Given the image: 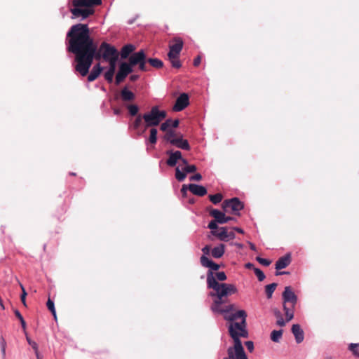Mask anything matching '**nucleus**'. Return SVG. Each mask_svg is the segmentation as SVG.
<instances>
[{
	"instance_id": "1",
	"label": "nucleus",
	"mask_w": 359,
	"mask_h": 359,
	"mask_svg": "<svg viewBox=\"0 0 359 359\" xmlns=\"http://www.w3.org/2000/svg\"><path fill=\"white\" fill-rule=\"evenodd\" d=\"M69 39L68 50L75 55V69L81 76L88 74L93 59L102 58L100 46L90 36L89 28L86 24L73 25L67 34Z\"/></svg>"
},
{
	"instance_id": "2",
	"label": "nucleus",
	"mask_w": 359,
	"mask_h": 359,
	"mask_svg": "<svg viewBox=\"0 0 359 359\" xmlns=\"http://www.w3.org/2000/svg\"><path fill=\"white\" fill-rule=\"evenodd\" d=\"M224 320L229 322L228 331L233 341H241L240 338H248L247 313L244 310L234 311L224 316Z\"/></svg>"
},
{
	"instance_id": "3",
	"label": "nucleus",
	"mask_w": 359,
	"mask_h": 359,
	"mask_svg": "<svg viewBox=\"0 0 359 359\" xmlns=\"http://www.w3.org/2000/svg\"><path fill=\"white\" fill-rule=\"evenodd\" d=\"M226 279V276L224 272H209L207 274V284L210 289H212L215 292H236V288L234 285L219 283L218 280L223 281Z\"/></svg>"
},
{
	"instance_id": "4",
	"label": "nucleus",
	"mask_w": 359,
	"mask_h": 359,
	"mask_svg": "<svg viewBox=\"0 0 359 359\" xmlns=\"http://www.w3.org/2000/svg\"><path fill=\"white\" fill-rule=\"evenodd\" d=\"M212 297L213 303L211 306V310L214 313H219L226 315L234 311L235 306L233 304H228L229 294L231 293H210Z\"/></svg>"
},
{
	"instance_id": "5",
	"label": "nucleus",
	"mask_w": 359,
	"mask_h": 359,
	"mask_svg": "<svg viewBox=\"0 0 359 359\" xmlns=\"http://www.w3.org/2000/svg\"><path fill=\"white\" fill-rule=\"evenodd\" d=\"M283 309L285 311L286 320H285L280 313L278 312L277 316L279 317L276 323L280 327L285 325L286 322H289L294 317V308L297 304V297L295 293H283Z\"/></svg>"
},
{
	"instance_id": "6",
	"label": "nucleus",
	"mask_w": 359,
	"mask_h": 359,
	"mask_svg": "<svg viewBox=\"0 0 359 359\" xmlns=\"http://www.w3.org/2000/svg\"><path fill=\"white\" fill-rule=\"evenodd\" d=\"M167 116L164 110H159L158 106H154L150 111L143 114L145 128L157 126Z\"/></svg>"
},
{
	"instance_id": "7",
	"label": "nucleus",
	"mask_w": 359,
	"mask_h": 359,
	"mask_svg": "<svg viewBox=\"0 0 359 359\" xmlns=\"http://www.w3.org/2000/svg\"><path fill=\"white\" fill-rule=\"evenodd\" d=\"M222 208L224 212H232L239 215V211L243 209L244 205L238 198H232L222 202Z\"/></svg>"
},
{
	"instance_id": "8",
	"label": "nucleus",
	"mask_w": 359,
	"mask_h": 359,
	"mask_svg": "<svg viewBox=\"0 0 359 359\" xmlns=\"http://www.w3.org/2000/svg\"><path fill=\"white\" fill-rule=\"evenodd\" d=\"M233 342V346L229 347L227 350L228 357L223 359H248L241 341Z\"/></svg>"
},
{
	"instance_id": "9",
	"label": "nucleus",
	"mask_w": 359,
	"mask_h": 359,
	"mask_svg": "<svg viewBox=\"0 0 359 359\" xmlns=\"http://www.w3.org/2000/svg\"><path fill=\"white\" fill-rule=\"evenodd\" d=\"M100 50L102 51V59L105 61L110 60L111 58H118L119 57L117 49L107 42H102L100 44Z\"/></svg>"
},
{
	"instance_id": "10",
	"label": "nucleus",
	"mask_w": 359,
	"mask_h": 359,
	"mask_svg": "<svg viewBox=\"0 0 359 359\" xmlns=\"http://www.w3.org/2000/svg\"><path fill=\"white\" fill-rule=\"evenodd\" d=\"M133 69L130 65L127 62H122L119 66L118 72L115 78V83L116 85L120 84L124 81L127 76L133 72Z\"/></svg>"
},
{
	"instance_id": "11",
	"label": "nucleus",
	"mask_w": 359,
	"mask_h": 359,
	"mask_svg": "<svg viewBox=\"0 0 359 359\" xmlns=\"http://www.w3.org/2000/svg\"><path fill=\"white\" fill-rule=\"evenodd\" d=\"M213 236H216L221 241H229L235 238L233 231H228L227 227H220L217 231H213Z\"/></svg>"
},
{
	"instance_id": "12",
	"label": "nucleus",
	"mask_w": 359,
	"mask_h": 359,
	"mask_svg": "<svg viewBox=\"0 0 359 359\" xmlns=\"http://www.w3.org/2000/svg\"><path fill=\"white\" fill-rule=\"evenodd\" d=\"M184 42L183 40L180 37H175L169 45V52L168 54L178 55H180V52L183 48Z\"/></svg>"
},
{
	"instance_id": "13",
	"label": "nucleus",
	"mask_w": 359,
	"mask_h": 359,
	"mask_svg": "<svg viewBox=\"0 0 359 359\" xmlns=\"http://www.w3.org/2000/svg\"><path fill=\"white\" fill-rule=\"evenodd\" d=\"M189 104V96L187 93H182L176 100L172 107L174 111H181Z\"/></svg>"
},
{
	"instance_id": "14",
	"label": "nucleus",
	"mask_w": 359,
	"mask_h": 359,
	"mask_svg": "<svg viewBox=\"0 0 359 359\" xmlns=\"http://www.w3.org/2000/svg\"><path fill=\"white\" fill-rule=\"evenodd\" d=\"M146 58V54L143 50H140L138 52H136L133 54H132L129 57V62L128 65H130V67L133 68V67L140 64L143 60H145Z\"/></svg>"
},
{
	"instance_id": "15",
	"label": "nucleus",
	"mask_w": 359,
	"mask_h": 359,
	"mask_svg": "<svg viewBox=\"0 0 359 359\" xmlns=\"http://www.w3.org/2000/svg\"><path fill=\"white\" fill-rule=\"evenodd\" d=\"M70 11L75 18L82 17L83 19H86L94 13V10L88 8H80V7H74L71 8Z\"/></svg>"
},
{
	"instance_id": "16",
	"label": "nucleus",
	"mask_w": 359,
	"mask_h": 359,
	"mask_svg": "<svg viewBox=\"0 0 359 359\" xmlns=\"http://www.w3.org/2000/svg\"><path fill=\"white\" fill-rule=\"evenodd\" d=\"M102 4V0H73L74 7H92Z\"/></svg>"
},
{
	"instance_id": "17",
	"label": "nucleus",
	"mask_w": 359,
	"mask_h": 359,
	"mask_svg": "<svg viewBox=\"0 0 359 359\" xmlns=\"http://www.w3.org/2000/svg\"><path fill=\"white\" fill-rule=\"evenodd\" d=\"M209 214L212 216L218 224H226V215L224 212L212 208H208Z\"/></svg>"
},
{
	"instance_id": "18",
	"label": "nucleus",
	"mask_w": 359,
	"mask_h": 359,
	"mask_svg": "<svg viewBox=\"0 0 359 359\" xmlns=\"http://www.w3.org/2000/svg\"><path fill=\"white\" fill-rule=\"evenodd\" d=\"M167 154L169 156V158L167 159L166 163L170 167H174L177 161L182 158V153L180 151H168Z\"/></svg>"
},
{
	"instance_id": "19",
	"label": "nucleus",
	"mask_w": 359,
	"mask_h": 359,
	"mask_svg": "<svg viewBox=\"0 0 359 359\" xmlns=\"http://www.w3.org/2000/svg\"><path fill=\"white\" fill-rule=\"evenodd\" d=\"M292 332L294 336L295 341L297 344L303 341L304 339V332L299 324H294L292 326Z\"/></svg>"
},
{
	"instance_id": "20",
	"label": "nucleus",
	"mask_w": 359,
	"mask_h": 359,
	"mask_svg": "<svg viewBox=\"0 0 359 359\" xmlns=\"http://www.w3.org/2000/svg\"><path fill=\"white\" fill-rule=\"evenodd\" d=\"M188 189L194 195L198 196H203L207 194V189L202 185L196 184H190Z\"/></svg>"
},
{
	"instance_id": "21",
	"label": "nucleus",
	"mask_w": 359,
	"mask_h": 359,
	"mask_svg": "<svg viewBox=\"0 0 359 359\" xmlns=\"http://www.w3.org/2000/svg\"><path fill=\"white\" fill-rule=\"evenodd\" d=\"M172 145L175 146L176 147L184 149L186 151H189L191 147L190 145L187 140H184L182 138V135L179 134V137H177V139L173 141Z\"/></svg>"
},
{
	"instance_id": "22",
	"label": "nucleus",
	"mask_w": 359,
	"mask_h": 359,
	"mask_svg": "<svg viewBox=\"0 0 359 359\" xmlns=\"http://www.w3.org/2000/svg\"><path fill=\"white\" fill-rule=\"evenodd\" d=\"M291 262V257L290 254L280 257L276 263V269L280 270L286 268Z\"/></svg>"
},
{
	"instance_id": "23",
	"label": "nucleus",
	"mask_w": 359,
	"mask_h": 359,
	"mask_svg": "<svg viewBox=\"0 0 359 359\" xmlns=\"http://www.w3.org/2000/svg\"><path fill=\"white\" fill-rule=\"evenodd\" d=\"M102 70H103V68L100 66V63L95 65L93 67L90 74L88 76V81L89 82H92V81H95L99 76V75L101 74Z\"/></svg>"
},
{
	"instance_id": "24",
	"label": "nucleus",
	"mask_w": 359,
	"mask_h": 359,
	"mask_svg": "<svg viewBox=\"0 0 359 359\" xmlns=\"http://www.w3.org/2000/svg\"><path fill=\"white\" fill-rule=\"evenodd\" d=\"M121 97L123 102H131L135 98V94L129 90L127 87H124L121 90Z\"/></svg>"
},
{
	"instance_id": "25",
	"label": "nucleus",
	"mask_w": 359,
	"mask_h": 359,
	"mask_svg": "<svg viewBox=\"0 0 359 359\" xmlns=\"http://www.w3.org/2000/svg\"><path fill=\"white\" fill-rule=\"evenodd\" d=\"M180 123V121L178 119L172 120V119H167L164 123H163L161 125L160 129L162 131H167L169 128L172 127L174 128H176L178 127Z\"/></svg>"
},
{
	"instance_id": "26",
	"label": "nucleus",
	"mask_w": 359,
	"mask_h": 359,
	"mask_svg": "<svg viewBox=\"0 0 359 359\" xmlns=\"http://www.w3.org/2000/svg\"><path fill=\"white\" fill-rule=\"evenodd\" d=\"M135 50V46L133 44H127L121 48L120 55L122 59H126Z\"/></svg>"
},
{
	"instance_id": "27",
	"label": "nucleus",
	"mask_w": 359,
	"mask_h": 359,
	"mask_svg": "<svg viewBox=\"0 0 359 359\" xmlns=\"http://www.w3.org/2000/svg\"><path fill=\"white\" fill-rule=\"evenodd\" d=\"M224 250H225V245L224 244H219V245L215 247L211 250L212 256L214 258H217V259L220 258L223 256V255L224 253Z\"/></svg>"
},
{
	"instance_id": "28",
	"label": "nucleus",
	"mask_w": 359,
	"mask_h": 359,
	"mask_svg": "<svg viewBox=\"0 0 359 359\" xmlns=\"http://www.w3.org/2000/svg\"><path fill=\"white\" fill-rule=\"evenodd\" d=\"M168 59L173 68L180 69L182 67L180 55L168 54Z\"/></svg>"
},
{
	"instance_id": "29",
	"label": "nucleus",
	"mask_w": 359,
	"mask_h": 359,
	"mask_svg": "<svg viewBox=\"0 0 359 359\" xmlns=\"http://www.w3.org/2000/svg\"><path fill=\"white\" fill-rule=\"evenodd\" d=\"M165 133L163 136V140L170 142L171 144H172V141L177 139V137H179V134L177 135L175 130L172 129H168L167 131H164Z\"/></svg>"
},
{
	"instance_id": "30",
	"label": "nucleus",
	"mask_w": 359,
	"mask_h": 359,
	"mask_svg": "<svg viewBox=\"0 0 359 359\" xmlns=\"http://www.w3.org/2000/svg\"><path fill=\"white\" fill-rule=\"evenodd\" d=\"M147 62L154 68L159 69L163 66V62L162 60L158 58H149L147 60Z\"/></svg>"
},
{
	"instance_id": "31",
	"label": "nucleus",
	"mask_w": 359,
	"mask_h": 359,
	"mask_svg": "<svg viewBox=\"0 0 359 359\" xmlns=\"http://www.w3.org/2000/svg\"><path fill=\"white\" fill-rule=\"evenodd\" d=\"M149 132L150 135L148 141L150 144H155L157 142V129L155 128H151Z\"/></svg>"
},
{
	"instance_id": "32",
	"label": "nucleus",
	"mask_w": 359,
	"mask_h": 359,
	"mask_svg": "<svg viewBox=\"0 0 359 359\" xmlns=\"http://www.w3.org/2000/svg\"><path fill=\"white\" fill-rule=\"evenodd\" d=\"M283 335V330H273L271 333V339L273 342H279Z\"/></svg>"
},
{
	"instance_id": "33",
	"label": "nucleus",
	"mask_w": 359,
	"mask_h": 359,
	"mask_svg": "<svg viewBox=\"0 0 359 359\" xmlns=\"http://www.w3.org/2000/svg\"><path fill=\"white\" fill-rule=\"evenodd\" d=\"M208 198L213 204L216 205L222 201L223 195L220 193H217L214 195H209Z\"/></svg>"
},
{
	"instance_id": "34",
	"label": "nucleus",
	"mask_w": 359,
	"mask_h": 359,
	"mask_svg": "<svg viewBox=\"0 0 359 359\" xmlns=\"http://www.w3.org/2000/svg\"><path fill=\"white\" fill-rule=\"evenodd\" d=\"M46 306H47L48 310L52 313L54 318L56 320L57 316H56V311H55V304H54V302L53 301V299L50 297H48V301L46 302Z\"/></svg>"
},
{
	"instance_id": "35",
	"label": "nucleus",
	"mask_w": 359,
	"mask_h": 359,
	"mask_svg": "<svg viewBox=\"0 0 359 359\" xmlns=\"http://www.w3.org/2000/svg\"><path fill=\"white\" fill-rule=\"evenodd\" d=\"M142 120L144 121L143 115H141V114L137 115L133 123V128L135 130L139 128V127L142 124Z\"/></svg>"
},
{
	"instance_id": "36",
	"label": "nucleus",
	"mask_w": 359,
	"mask_h": 359,
	"mask_svg": "<svg viewBox=\"0 0 359 359\" xmlns=\"http://www.w3.org/2000/svg\"><path fill=\"white\" fill-rule=\"evenodd\" d=\"M175 177L178 181L182 182L186 177V172H181L180 168L177 167L175 169Z\"/></svg>"
},
{
	"instance_id": "37",
	"label": "nucleus",
	"mask_w": 359,
	"mask_h": 359,
	"mask_svg": "<svg viewBox=\"0 0 359 359\" xmlns=\"http://www.w3.org/2000/svg\"><path fill=\"white\" fill-rule=\"evenodd\" d=\"M128 111L131 116H137L139 107L135 104H130L127 107Z\"/></svg>"
},
{
	"instance_id": "38",
	"label": "nucleus",
	"mask_w": 359,
	"mask_h": 359,
	"mask_svg": "<svg viewBox=\"0 0 359 359\" xmlns=\"http://www.w3.org/2000/svg\"><path fill=\"white\" fill-rule=\"evenodd\" d=\"M118 60V58H111L110 60L107 61L109 65V67L108 70L111 71L115 73L116 68V62H117Z\"/></svg>"
},
{
	"instance_id": "39",
	"label": "nucleus",
	"mask_w": 359,
	"mask_h": 359,
	"mask_svg": "<svg viewBox=\"0 0 359 359\" xmlns=\"http://www.w3.org/2000/svg\"><path fill=\"white\" fill-rule=\"evenodd\" d=\"M212 262V261L209 259L205 255H203L201 257V264L203 266L209 268Z\"/></svg>"
},
{
	"instance_id": "40",
	"label": "nucleus",
	"mask_w": 359,
	"mask_h": 359,
	"mask_svg": "<svg viewBox=\"0 0 359 359\" xmlns=\"http://www.w3.org/2000/svg\"><path fill=\"white\" fill-rule=\"evenodd\" d=\"M183 171L186 173L194 172L196 171L197 168L195 165H188L182 168Z\"/></svg>"
},
{
	"instance_id": "41",
	"label": "nucleus",
	"mask_w": 359,
	"mask_h": 359,
	"mask_svg": "<svg viewBox=\"0 0 359 359\" xmlns=\"http://www.w3.org/2000/svg\"><path fill=\"white\" fill-rule=\"evenodd\" d=\"M358 346H359L358 344L351 343L349 345V350L353 352V354L355 356H359V352L358 350Z\"/></svg>"
},
{
	"instance_id": "42",
	"label": "nucleus",
	"mask_w": 359,
	"mask_h": 359,
	"mask_svg": "<svg viewBox=\"0 0 359 359\" xmlns=\"http://www.w3.org/2000/svg\"><path fill=\"white\" fill-rule=\"evenodd\" d=\"M217 222H216V220H212L211 221L209 224H208V227L211 229V233L213 235V231H217L219 228H218V226H217Z\"/></svg>"
},
{
	"instance_id": "43",
	"label": "nucleus",
	"mask_w": 359,
	"mask_h": 359,
	"mask_svg": "<svg viewBox=\"0 0 359 359\" xmlns=\"http://www.w3.org/2000/svg\"><path fill=\"white\" fill-rule=\"evenodd\" d=\"M254 271H255V273L256 274L258 280L259 281L264 280V279L265 278V275L263 273V271H261L259 269H257V268H254Z\"/></svg>"
},
{
	"instance_id": "44",
	"label": "nucleus",
	"mask_w": 359,
	"mask_h": 359,
	"mask_svg": "<svg viewBox=\"0 0 359 359\" xmlns=\"http://www.w3.org/2000/svg\"><path fill=\"white\" fill-rule=\"evenodd\" d=\"M256 260L261 264L265 266H268L271 264V261L269 260V259H264V258H262L260 257H256Z\"/></svg>"
},
{
	"instance_id": "45",
	"label": "nucleus",
	"mask_w": 359,
	"mask_h": 359,
	"mask_svg": "<svg viewBox=\"0 0 359 359\" xmlns=\"http://www.w3.org/2000/svg\"><path fill=\"white\" fill-rule=\"evenodd\" d=\"M15 314L18 317V318L20 320L21 325H22L23 330H25L26 329V323H25L22 316L20 314V313L18 310H16L15 311Z\"/></svg>"
},
{
	"instance_id": "46",
	"label": "nucleus",
	"mask_w": 359,
	"mask_h": 359,
	"mask_svg": "<svg viewBox=\"0 0 359 359\" xmlns=\"http://www.w3.org/2000/svg\"><path fill=\"white\" fill-rule=\"evenodd\" d=\"M114 72H111V71H109V70H107L105 73H104V79L109 82V83H111L112 81H113V77H114Z\"/></svg>"
},
{
	"instance_id": "47",
	"label": "nucleus",
	"mask_w": 359,
	"mask_h": 359,
	"mask_svg": "<svg viewBox=\"0 0 359 359\" xmlns=\"http://www.w3.org/2000/svg\"><path fill=\"white\" fill-rule=\"evenodd\" d=\"M278 284L276 283L269 284L265 287V292H274Z\"/></svg>"
},
{
	"instance_id": "48",
	"label": "nucleus",
	"mask_w": 359,
	"mask_h": 359,
	"mask_svg": "<svg viewBox=\"0 0 359 359\" xmlns=\"http://www.w3.org/2000/svg\"><path fill=\"white\" fill-rule=\"evenodd\" d=\"M147 60H143L140 64H139V68L142 72L148 71L147 67L146 66Z\"/></svg>"
},
{
	"instance_id": "49",
	"label": "nucleus",
	"mask_w": 359,
	"mask_h": 359,
	"mask_svg": "<svg viewBox=\"0 0 359 359\" xmlns=\"http://www.w3.org/2000/svg\"><path fill=\"white\" fill-rule=\"evenodd\" d=\"M27 340L28 344H29L30 346H32V348H33L34 351H36V349L38 348V345H37V344H36L35 341H34L31 340L29 337H27Z\"/></svg>"
},
{
	"instance_id": "50",
	"label": "nucleus",
	"mask_w": 359,
	"mask_h": 359,
	"mask_svg": "<svg viewBox=\"0 0 359 359\" xmlns=\"http://www.w3.org/2000/svg\"><path fill=\"white\" fill-rule=\"evenodd\" d=\"M245 346L250 352H252L254 350V344L252 341H246Z\"/></svg>"
},
{
	"instance_id": "51",
	"label": "nucleus",
	"mask_w": 359,
	"mask_h": 359,
	"mask_svg": "<svg viewBox=\"0 0 359 359\" xmlns=\"http://www.w3.org/2000/svg\"><path fill=\"white\" fill-rule=\"evenodd\" d=\"M202 179V175L200 173H196L190 177V180L200 181Z\"/></svg>"
},
{
	"instance_id": "52",
	"label": "nucleus",
	"mask_w": 359,
	"mask_h": 359,
	"mask_svg": "<svg viewBox=\"0 0 359 359\" xmlns=\"http://www.w3.org/2000/svg\"><path fill=\"white\" fill-rule=\"evenodd\" d=\"M211 250V248L210 245H205L204 248H203L202 251L203 252V255H209L210 252Z\"/></svg>"
},
{
	"instance_id": "53",
	"label": "nucleus",
	"mask_w": 359,
	"mask_h": 359,
	"mask_svg": "<svg viewBox=\"0 0 359 359\" xmlns=\"http://www.w3.org/2000/svg\"><path fill=\"white\" fill-rule=\"evenodd\" d=\"M201 62V57L200 55H198L194 60V65L195 67H198Z\"/></svg>"
},
{
	"instance_id": "54",
	"label": "nucleus",
	"mask_w": 359,
	"mask_h": 359,
	"mask_svg": "<svg viewBox=\"0 0 359 359\" xmlns=\"http://www.w3.org/2000/svg\"><path fill=\"white\" fill-rule=\"evenodd\" d=\"M209 268L211 269L212 270L217 271L219 269V265L215 263L214 262H212Z\"/></svg>"
},
{
	"instance_id": "55",
	"label": "nucleus",
	"mask_w": 359,
	"mask_h": 359,
	"mask_svg": "<svg viewBox=\"0 0 359 359\" xmlns=\"http://www.w3.org/2000/svg\"><path fill=\"white\" fill-rule=\"evenodd\" d=\"M27 294L28 293H21L20 299H21L22 302L23 303V304L25 306H26L25 299H26V296H27Z\"/></svg>"
},
{
	"instance_id": "56",
	"label": "nucleus",
	"mask_w": 359,
	"mask_h": 359,
	"mask_svg": "<svg viewBox=\"0 0 359 359\" xmlns=\"http://www.w3.org/2000/svg\"><path fill=\"white\" fill-rule=\"evenodd\" d=\"M294 288H293L290 285H288V286H285L284 287V290L283 292H294Z\"/></svg>"
},
{
	"instance_id": "57",
	"label": "nucleus",
	"mask_w": 359,
	"mask_h": 359,
	"mask_svg": "<svg viewBox=\"0 0 359 359\" xmlns=\"http://www.w3.org/2000/svg\"><path fill=\"white\" fill-rule=\"evenodd\" d=\"M187 186L185 184L182 185L181 192L184 196L187 194Z\"/></svg>"
},
{
	"instance_id": "58",
	"label": "nucleus",
	"mask_w": 359,
	"mask_h": 359,
	"mask_svg": "<svg viewBox=\"0 0 359 359\" xmlns=\"http://www.w3.org/2000/svg\"><path fill=\"white\" fill-rule=\"evenodd\" d=\"M138 79H139V76H138V75L133 74V75H131V76H130V80L131 81H137Z\"/></svg>"
},
{
	"instance_id": "59",
	"label": "nucleus",
	"mask_w": 359,
	"mask_h": 359,
	"mask_svg": "<svg viewBox=\"0 0 359 359\" xmlns=\"http://www.w3.org/2000/svg\"><path fill=\"white\" fill-rule=\"evenodd\" d=\"M233 229L234 231H237L238 233H244L243 230L241 228H239V227H234Z\"/></svg>"
},
{
	"instance_id": "60",
	"label": "nucleus",
	"mask_w": 359,
	"mask_h": 359,
	"mask_svg": "<svg viewBox=\"0 0 359 359\" xmlns=\"http://www.w3.org/2000/svg\"><path fill=\"white\" fill-rule=\"evenodd\" d=\"M180 160H181V161L182 162V163H183L185 166H187V165H189V164H188V161H187V159L183 158L182 157V158H180Z\"/></svg>"
},
{
	"instance_id": "61",
	"label": "nucleus",
	"mask_w": 359,
	"mask_h": 359,
	"mask_svg": "<svg viewBox=\"0 0 359 359\" xmlns=\"http://www.w3.org/2000/svg\"><path fill=\"white\" fill-rule=\"evenodd\" d=\"M249 245H250V248L252 250H256V247L253 243H249Z\"/></svg>"
},
{
	"instance_id": "62",
	"label": "nucleus",
	"mask_w": 359,
	"mask_h": 359,
	"mask_svg": "<svg viewBox=\"0 0 359 359\" xmlns=\"http://www.w3.org/2000/svg\"><path fill=\"white\" fill-rule=\"evenodd\" d=\"M226 223H227L229 221L234 220L235 219L232 217L226 216Z\"/></svg>"
},
{
	"instance_id": "63",
	"label": "nucleus",
	"mask_w": 359,
	"mask_h": 359,
	"mask_svg": "<svg viewBox=\"0 0 359 359\" xmlns=\"http://www.w3.org/2000/svg\"><path fill=\"white\" fill-rule=\"evenodd\" d=\"M34 352H35V354H36V356L37 359H41V356L39 355V353L38 351V348L36 349V351H34Z\"/></svg>"
},
{
	"instance_id": "64",
	"label": "nucleus",
	"mask_w": 359,
	"mask_h": 359,
	"mask_svg": "<svg viewBox=\"0 0 359 359\" xmlns=\"http://www.w3.org/2000/svg\"><path fill=\"white\" fill-rule=\"evenodd\" d=\"M114 112L115 114H119L121 113V110L119 109H114Z\"/></svg>"
}]
</instances>
